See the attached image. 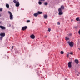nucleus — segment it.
<instances>
[{
	"label": "nucleus",
	"mask_w": 80,
	"mask_h": 80,
	"mask_svg": "<svg viewBox=\"0 0 80 80\" xmlns=\"http://www.w3.org/2000/svg\"><path fill=\"white\" fill-rule=\"evenodd\" d=\"M64 8H65V7L63 5L61 6V8H59L58 10L59 12L58 15H62L63 13V12H62V10H63Z\"/></svg>",
	"instance_id": "nucleus-1"
},
{
	"label": "nucleus",
	"mask_w": 80,
	"mask_h": 80,
	"mask_svg": "<svg viewBox=\"0 0 80 80\" xmlns=\"http://www.w3.org/2000/svg\"><path fill=\"white\" fill-rule=\"evenodd\" d=\"M8 13L9 14V17L10 20H13V15L12 13L10 11H8Z\"/></svg>",
	"instance_id": "nucleus-2"
},
{
	"label": "nucleus",
	"mask_w": 80,
	"mask_h": 80,
	"mask_svg": "<svg viewBox=\"0 0 80 80\" xmlns=\"http://www.w3.org/2000/svg\"><path fill=\"white\" fill-rule=\"evenodd\" d=\"M68 43L69 44L70 47H72L73 46V43L70 42V41L68 42Z\"/></svg>",
	"instance_id": "nucleus-3"
},
{
	"label": "nucleus",
	"mask_w": 80,
	"mask_h": 80,
	"mask_svg": "<svg viewBox=\"0 0 80 80\" xmlns=\"http://www.w3.org/2000/svg\"><path fill=\"white\" fill-rule=\"evenodd\" d=\"M68 67L69 68H71L72 67V62H70L68 64Z\"/></svg>",
	"instance_id": "nucleus-4"
},
{
	"label": "nucleus",
	"mask_w": 80,
	"mask_h": 80,
	"mask_svg": "<svg viewBox=\"0 0 80 80\" xmlns=\"http://www.w3.org/2000/svg\"><path fill=\"white\" fill-rule=\"evenodd\" d=\"M0 36L1 37H5V33H2L0 34Z\"/></svg>",
	"instance_id": "nucleus-5"
},
{
	"label": "nucleus",
	"mask_w": 80,
	"mask_h": 80,
	"mask_svg": "<svg viewBox=\"0 0 80 80\" xmlns=\"http://www.w3.org/2000/svg\"><path fill=\"white\" fill-rule=\"evenodd\" d=\"M27 28H28V27H27V26L23 27L22 28V30L24 31L25 30H26Z\"/></svg>",
	"instance_id": "nucleus-6"
},
{
	"label": "nucleus",
	"mask_w": 80,
	"mask_h": 80,
	"mask_svg": "<svg viewBox=\"0 0 80 80\" xmlns=\"http://www.w3.org/2000/svg\"><path fill=\"white\" fill-rule=\"evenodd\" d=\"M30 37L32 39H34V38H35V35H34L32 34V35H31Z\"/></svg>",
	"instance_id": "nucleus-7"
},
{
	"label": "nucleus",
	"mask_w": 80,
	"mask_h": 80,
	"mask_svg": "<svg viewBox=\"0 0 80 80\" xmlns=\"http://www.w3.org/2000/svg\"><path fill=\"white\" fill-rule=\"evenodd\" d=\"M0 28H1V29H2V30H5V27L3 26H0Z\"/></svg>",
	"instance_id": "nucleus-8"
},
{
	"label": "nucleus",
	"mask_w": 80,
	"mask_h": 80,
	"mask_svg": "<svg viewBox=\"0 0 80 80\" xmlns=\"http://www.w3.org/2000/svg\"><path fill=\"white\" fill-rule=\"evenodd\" d=\"M20 6V3H19V2H18L17 3H16V6L18 7L19 6Z\"/></svg>",
	"instance_id": "nucleus-9"
},
{
	"label": "nucleus",
	"mask_w": 80,
	"mask_h": 80,
	"mask_svg": "<svg viewBox=\"0 0 80 80\" xmlns=\"http://www.w3.org/2000/svg\"><path fill=\"white\" fill-rule=\"evenodd\" d=\"M44 18H45V19H47V18H48V16L47 15H44Z\"/></svg>",
	"instance_id": "nucleus-10"
},
{
	"label": "nucleus",
	"mask_w": 80,
	"mask_h": 80,
	"mask_svg": "<svg viewBox=\"0 0 80 80\" xmlns=\"http://www.w3.org/2000/svg\"><path fill=\"white\" fill-rule=\"evenodd\" d=\"M6 7L7 8H9V7H10V6H9V4H6Z\"/></svg>",
	"instance_id": "nucleus-11"
},
{
	"label": "nucleus",
	"mask_w": 80,
	"mask_h": 80,
	"mask_svg": "<svg viewBox=\"0 0 80 80\" xmlns=\"http://www.w3.org/2000/svg\"><path fill=\"white\" fill-rule=\"evenodd\" d=\"M18 0H14L13 1V2L14 3H17L18 2Z\"/></svg>",
	"instance_id": "nucleus-12"
},
{
	"label": "nucleus",
	"mask_w": 80,
	"mask_h": 80,
	"mask_svg": "<svg viewBox=\"0 0 80 80\" xmlns=\"http://www.w3.org/2000/svg\"><path fill=\"white\" fill-rule=\"evenodd\" d=\"M38 13H35L33 14L34 16V17H37L38 16Z\"/></svg>",
	"instance_id": "nucleus-13"
},
{
	"label": "nucleus",
	"mask_w": 80,
	"mask_h": 80,
	"mask_svg": "<svg viewBox=\"0 0 80 80\" xmlns=\"http://www.w3.org/2000/svg\"><path fill=\"white\" fill-rule=\"evenodd\" d=\"M75 61L76 64H77L78 63V59H75Z\"/></svg>",
	"instance_id": "nucleus-14"
},
{
	"label": "nucleus",
	"mask_w": 80,
	"mask_h": 80,
	"mask_svg": "<svg viewBox=\"0 0 80 80\" xmlns=\"http://www.w3.org/2000/svg\"><path fill=\"white\" fill-rule=\"evenodd\" d=\"M65 38H66V40H67V41L68 40H70V38H69L68 37H66Z\"/></svg>",
	"instance_id": "nucleus-15"
},
{
	"label": "nucleus",
	"mask_w": 80,
	"mask_h": 80,
	"mask_svg": "<svg viewBox=\"0 0 80 80\" xmlns=\"http://www.w3.org/2000/svg\"><path fill=\"white\" fill-rule=\"evenodd\" d=\"M42 12H41L40 11H38V14H42Z\"/></svg>",
	"instance_id": "nucleus-16"
},
{
	"label": "nucleus",
	"mask_w": 80,
	"mask_h": 80,
	"mask_svg": "<svg viewBox=\"0 0 80 80\" xmlns=\"http://www.w3.org/2000/svg\"><path fill=\"white\" fill-rule=\"evenodd\" d=\"M48 3L47 2H44V5L46 6L48 5Z\"/></svg>",
	"instance_id": "nucleus-17"
},
{
	"label": "nucleus",
	"mask_w": 80,
	"mask_h": 80,
	"mask_svg": "<svg viewBox=\"0 0 80 80\" xmlns=\"http://www.w3.org/2000/svg\"><path fill=\"white\" fill-rule=\"evenodd\" d=\"M38 3L39 5H41L42 4V2H41L40 1H39L38 2Z\"/></svg>",
	"instance_id": "nucleus-18"
},
{
	"label": "nucleus",
	"mask_w": 80,
	"mask_h": 80,
	"mask_svg": "<svg viewBox=\"0 0 80 80\" xmlns=\"http://www.w3.org/2000/svg\"><path fill=\"white\" fill-rule=\"evenodd\" d=\"M76 74H77V75H78V76H79V74H80V73H79V72H76Z\"/></svg>",
	"instance_id": "nucleus-19"
},
{
	"label": "nucleus",
	"mask_w": 80,
	"mask_h": 80,
	"mask_svg": "<svg viewBox=\"0 0 80 80\" xmlns=\"http://www.w3.org/2000/svg\"><path fill=\"white\" fill-rule=\"evenodd\" d=\"M76 20L77 21H79V18H76Z\"/></svg>",
	"instance_id": "nucleus-20"
},
{
	"label": "nucleus",
	"mask_w": 80,
	"mask_h": 80,
	"mask_svg": "<svg viewBox=\"0 0 80 80\" xmlns=\"http://www.w3.org/2000/svg\"><path fill=\"white\" fill-rule=\"evenodd\" d=\"M64 53V52H63V51H61L60 52V53H61V54H63Z\"/></svg>",
	"instance_id": "nucleus-21"
},
{
	"label": "nucleus",
	"mask_w": 80,
	"mask_h": 80,
	"mask_svg": "<svg viewBox=\"0 0 80 80\" xmlns=\"http://www.w3.org/2000/svg\"><path fill=\"white\" fill-rule=\"evenodd\" d=\"M3 39V37L2 36H1L0 37V40H2Z\"/></svg>",
	"instance_id": "nucleus-22"
},
{
	"label": "nucleus",
	"mask_w": 80,
	"mask_h": 80,
	"mask_svg": "<svg viewBox=\"0 0 80 80\" xmlns=\"http://www.w3.org/2000/svg\"><path fill=\"white\" fill-rule=\"evenodd\" d=\"M30 20H28L27 21V23H30Z\"/></svg>",
	"instance_id": "nucleus-23"
},
{
	"label": "nucleus",
	"mask_w": 80,
	"mask_h": 80,
	"mask_svg": "<svg viewBox=\"0 0 80 80\" xmlns=\"http://www.w3.org/2000/svg\"><path fill=\"white\" fill-rule=\"evenodd\" d=\"M57 25H60V22H58L57 23Z\"/></svg>",
	"instance_id": "nucleus-24"
},
{
	"label": "nucleus",
	"mask_w": 80,
	"mask_h": 80,
	"mask_svg": "<svg viewBox=\"0 0 80 80\" xmlns=\"http://www.w3.org/2000/svg\"><path fill=\"white\" fill-rule=\"evenodd\" d=\"M48 32H50V31H51V29L49 28L48 29Z\"/></svg>",
	"instance_id": "nucleus-25"
},
{
	"label": "nucleus",
	"mask_w": 80,
	"mask_h": 80,
	"mask_svg": "<svg viewBox=\"0 0 80 80\" xmlns=\"http://www.w3.org/2000/svg\"><path fill=\"white\" fill-rule=\"evenodd\" d=\"M8 27H11V24H8Z\"/></svg>",
	"instance_id": "nucleus-26"
},
{
	"label": "nucleus",
	"mask_w": 80,
	"mask_h": 80,
	"mask_svg": "<svg viewBox=\"0 0 80 80\" xmlns=\"http://www.w3.org/2000/svg\"><path fill=\"white\" fill-rule=\"evenodd\" d=\"M15 52L16 53H18V51H17V50H15Z\"/></svg>",
	"instance_id": "nucleus-27"
},
{
	"label": "nucleus",
	"mask_w": 80,
	"mask_h": 80,
	"mask_svg": "<svg viewBox=\"0 0 80 80\" xmlns=\"http://www.w3.org/2000/svg\"><path fill=\"white\" fill-rule=\"evenodd\" d=\"M3 9L2 8H0V12H2V11Z\"/></svg>",
	"instance_id": "nucleus-28"
},
{
	"label": "nucleus",
	"mask_w": 80,
	"mask_h": 80,
	"mask_svg": "<svg viewBox=\"0 0 80 80\" xmlns=\"http://www.w3.org/2000/svg\"><path fill=\"white\" fill-rule=\"evenodd\" d=\"M69 54H70V53H69L67 55V57H68L69 56Z\"/></svg>",
	"instance_id": "nucleus-29"
},
{
	"label": "nucleus",
	"mask_w": 80,
	"mask_h": 80,
	"mask_svg": "<svg viewBox=\"0 0 80 80\" xmlns=\"http://www.w3.org/2000/svg\"><path fill=\"white\" fill-rule=\"evenodd\" d=\"M39 1H41V2H44L45 0H39Z\"/></svg>",
	"instance_id": "nucleus-30"
},
{
	"label": "nucleus",
	"mask_w": 80,
	"mask_h": 80,
	"mask_svg": "<svg viewBox=\"0 0 80 80\" xmlns=\"http://www.w3.org/2000/svg\"><path fill=\"white\" fill-rule=\"evenodd\" d=\"M70 55H73V52H71L70 53Z\"/></svg>",
	"instance_id": "nucleus-31"
},
{
	"label": "nucleus",
	"mask_w": 80,
	"mask_h": 80,
	"mask_svg": "<svg viewBox=\"0 0 80 80\" xmlns=\"http://www.w3.org/2000/svg\"><path fill=\"white\" fill-rule=\"evenodd\" d=\"M75 28H77V27L75 26L74 27Z\"/></svg>",
	"instance_id": "nucleus-32"
},
{
	"label": "nucleus",
	"mask_w": 80,
	"mask_h": 80,
	"mask_svg": "<svg viewBox=\"0 0 80 80\" xmlns=\"http://www.w3.org/2000/svg\"><path fill=\"white\" fill-rule=\"evenodd\" d=\"M45 38H47V36H45Z\"/></svg>",
	"instance_id": "nucleus-33"
},
{
	"label": "nucleus",
	"mask_w": 80,
	"mask_h": 80,
	"mask_svg": "<svg viewBox=\"0 0 80 80\" xmlns=\"http://www.w3.org/2000/svg\"><path fill=\"white\" fill-rule=\"evenodd\" d=\"M71 35H72V34H70L69 36H71Z\"/></svg>",
	"instance_id": "nucleus-34"
},
{
	"label": "nucleus",
	"mask_w": 80,
	"mask_h": 80,
	"mask_svg": "<svg viewBox=\"0 0 80 80\" xmlns=\"http://www.w3.org/2000/svg\"><path fill=\"white\" fill-rule=\"evenodd\" d=\"M13 47H14L13 46L12 47V49H13Z\"/></svg>",
	"instance_id": "nucleus-35"
},
{
	"label": "nucleus",
	"mask_w": 80,
	"mask_h": 80,
	"mask_svg": "<svg viewBox=\"0 0 80 80\" xmlns=\"http://www.w3.org/2000/svg\"><path fill=\"white\" fill-rule=\"evenodd\" d=\"M71 22H73V19L71 20Z\"/></svg>",
	"instance_id": "nucleus-36"
},
{
	"label": "nucleus",
	"mask_w": 80,
	"mask_h": 80,
	"mask_svg": "<svg viewBox=\"0 0 80 80\" xmlns=\"http://www.w3.org/2000/svg\"><path fill=\"white\" fill-rule=\"evenodd\" d=\"M0 23H1V22H0Z\"/></svg>",
	"instance_id": "nucleus-37"
},
{
	"label": "nucleus",
	"mask_w": 80,
	"mask_h": 80,
	"mask_svg": "<svg viewBox=\"0 0 80 80\" xmlns=\"http://www.w3.org/2000/svg\"><path fill=\"white\" fill-rule=\"evenodd\" d=\"M79 50H80V48H78Z\"/></svg>",
	"instance_id": "nucleus-38"
},
{
	"label": "nucleus",
	"mask_w": 80,
	"mask_h": 80,
	"mask_svg": "<svg viewBox=\"0 0 80 80\" xmlns=\"http://www.w3.org/2000/svg\"><path fill=\"white\" fill-rule=\"evenodd\" d=\"M1 17V15L0 14V17Z\"/></svg>",
	"instance_id": "nucleus-39"
}]
</instances>
